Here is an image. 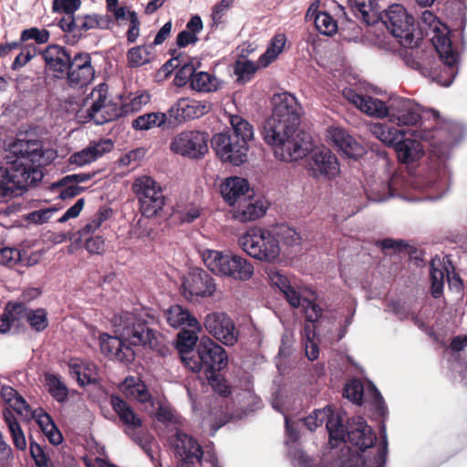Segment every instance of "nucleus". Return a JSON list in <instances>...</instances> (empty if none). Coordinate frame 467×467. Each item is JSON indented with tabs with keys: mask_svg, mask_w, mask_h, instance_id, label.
Segmentation results:
<instances>
[{
	"mask_svg": "<svg viewBox=\"0 0 467 467\" xmlns=\"http://www.w3.org/2000/svg\"><path fill=\"white\" fill-rule=\"evenodd\" d=\"M343 97L360 111L368 116L376 118H386L388 113V105L382 100L369 96H363L357 93L353 88H344Z\"/></svg>",
	"mask_w": 467,
	"mask_h": 467,
	"instance_id": "b1692460",
	"label": "nucleus"
},
{
	"mask_svg": "<svg viewBox=\"0 0 467 467\" xmlns=\"http://www.w3.org/2000/svg\"><path fill=\"white\" fill-rule=\"evenodd\" d=\"M32 420H36L51 443L58 445V429L49 414L39 408L36 410Z\"/></svg>",
	"mask_w": 467,
	"mask_h": 467,
	"instance_id": "58836bf2",
	"label": "nucleus"
},
{
	"mask_svg": "<svg viewBox=\"0 0 467 467\" xmlns=\"http://www.w3.org/2000/svg\"><path fill=\"white\" fill-rule=\"evenodd\" d=\"M111 324L118 336L106 333L99 336L100 351L108 358L130 363L135 358L131 346L161 350V334L150 328L140 314L121 312L112 317Z\"/></svg>",
	"mask_w": 467,
	"mask_h": 467,
	"instance_id": "f03ea898",
	"label": "nucleus"
},
{
	"mask_svg": "<svg viewBox=\"0 0 467 467\" xmlns=\"http://www.w3.org/2000/svg\"><path fill=\"white\" fill-rule=\"evenodd\" d=\"M85 245L90 254H101L104 251V240L101 236L87 238Z\"/></svg>",
	"mask_w": 467,
	"mask_h": 467,
	"instance_id": "774afa93",
	"label": "nucleus"
},
{
	"mask_svg": "<svg viewBox=\"0 0 467 467\" xmlns=\"http://www.w3.org/2000/svg\"><path fill=\"white\" fill-rule=\"evenodd\" d=\"M110 404L125 427L124 432L144 451L151 462H157L156 451L153 450V438L142 428L141 419L133 408L117 395H111Z\"/></svg>",
	"mask_w": 467,
	"mask_h": 467,
	"instance_id": "6e6552de",
	"label": "nucleus"
},
{
	"mask_svg": "<svg viewBox=\"0 0 467 467\" xmlns=\"http://www.w3.org/2000/svg\"><path fill=\"white\" fill-rule=\"evenodd\" d=\"M67 368L69 374L80 386L93 384L98 380V367L91 361L74 358L68 361Z\"/></svg>",
	"mask_w": 467,
	"mask_h": 467,
	"instance_id": "c85d7f7f",
	"label": "nucleus"
},
{
	"mask_svg": "<svg viewBox=\"0 0 467 467\" xmlns=\"http://www.w3.org/2000/svg\"><path fill=\"white\" fill-rule=\"evenodd\" d=\"M315 26L323 35L330 36L337 31V23L326 12H319L315 17Z\"/></svg>",
	"mask_w": 467,
	"mask_h": 467,
	"instance_id": "09e8293b",
	"label": "nucleus"
},
{
	"mask_svg": "<svg viewBox=\"0 0 467 467\" xmlns=\"http://www.w3.org/2000/svg\"><path fill=\"white\" fill-rule=\"evenodd\" d=\"M4 159L10 165L13 186L26 190L43 179L41 167L49 157L46 158L41 140L16 139L8 145Z\"/></svg>",
	"mask_w": 467,
	"mask_h": 467,
	"instance_id": "7ed1b4c3",
	"label": "nucleus"
},
{
	"mask_svg": "<svg viewBox=\"0 0 467 467\" xmlns=\"http://www.w3.org/2000/svg\"><path fill=\"white\" fill-rule=\"evenodd\" d=\"M209 135L200 130H184L175 135L170 143L172 152L191 159H199L208 151Z\"/></svg>",
	"mask_w": 467,
	"mask_h": 467,
	"instance_id": "ddd939ff",
	"label": "nucleus"
},
{
	"mask_svg": "<svg viewBox=\"0 0 467 467\" xmlns=\"http://www.w3.org/2000/svg\"><path fill=\"white\" fill-rule=\"evenodd\" d=\"M170 443L174 452L182 462H193L199 465H202V458L203 452L201 446L191 436L180 431H176L175 434L170 438Z\"/></svg>",
	"mask_w": 467,
	"mask_h": 467,
	"instance_id": "4be33fe9",
	"label": "nucleus"
},
{
	"mask_svg": "<svg viewBox=\"0 0 467 467\" xmlns=\"http://www.w3.org/2000/svg\"><path fill=\"white\" fill-rule=\"evenodd\" d=\"M256 67L254 64L249 60L245 61H238L235 66V74L238 76L239 79L246 80L255 72Z\"/></svg>",
	"mask_w": 467,
	"mask_h": 467,
	"instance_id": "e2e57ef3",
	"label": "nucleus"
},
{
	"mask_svg": "<svg viewBox=\"0 0 467 467\" xmlns=\"http://www.w3.org/2000/svg\"><path fill=\"white\" fill-rule=\"evenodd\" d=\"M57 213L56 207H49L45 209H39L29 213L26 219L29 223L35 224H42L47 223L55 213Z\"/></svg>",
	"mask_w": 467,
	"mask_h": 467,
	"instance_id": "4d7b16f0",
	"label": "nucleus"
},
{
	"mask_svg": "<svg viewBox=\"0 0 467 467\" xmlns=\"http://www.w3.org/2000/svg\"><path fill=\"white\" fill-rule=\"evenodd\" d=\"M285 36L284 34L276 35L266 51L260 57L259 63L263 67H267L282 52L285 45Z\"/></svg>",
	"mask_w": 467,
	"mask_h": 467,
	"instance_id": "49530a36",
	"label": "nucleus"
},
{
	"mask_svg": "<svg viewBox=\"0 0 467 467\" xmlns=\"http://www.w3.org/2000/svg\"><path fill=\"white\" fill-rule=\"evenodd\" d=\"M354 8L367 25H375L382 13L377 0H354Z\"/></svg>",
	"mask_w": 467,
	"mask_h": 467,
	"instance_id": "e433bc0d",
	"label": "nucleus"
},
{
	"mask_svg": "<svg viewBox=\"0 0 467 467\" xmlns=\"http://www.w3.org/2000/svg\"><path fill=\"white\" fill-rule=\"evenodd\" d=\"M238 245L249 256L265 263L279 259L281 244L272 229L252 226L238 238Z\"/></svg>",
	"mask_w": 467,
	"mask_h": 467,
	"instance_id": "423d86ee",
	"label": "nucleus"
},
{
	"mask_svg": "<svg viewBox=\"0 0 467 467\" xmlns=\"http://www.w3.org/2000/svg\"><path fill=\"white\" fill-rule=\"evenodd\" d=\"M229 120L232 127L231 135L248 145L254 135L253 126L239 115H231Z\"/></svg>",
	"mask_w": 467,
	"mask_h": 467,
	"instance_id": "4c0bfd02",
	"label": "nucleus"
},
{
	"mask_svg": "<svg viewBox=\"0 0 467 467\" xmlns=\"http://www.w3.org/2000/svg\"><path fill=\"white\" fill-rule=\"evenodd\" d=\"M216 290L214 279L204 270L194 269L184 277L182 295L190 302L213 296Z\"/></svg>",
	"mask_w": 467,
	"mask_h": 467,
	"instance_id": "2eb2a0df",
	"label": "nucleus"
},
{
	"mask_svg": "<svg viewBox=\"0 0 467 467\" xmlns=\"http://www.w3.org/2000/svg\"><path fill=\"white\" fill-rule=\"evenodd\" d=\"M344 396L353 403L360 404L363 398V386L358 379L348 382L344 389Z\"/></svg>",
	"mask_w": 467,
	"mask_h": 467,
	"instance_id": "603ef678",
	"label": "nucleus"
},
{
	"mask_svg": "<svg viewBox=\"0 0 467 467\" xmlns=\"http://www.w3.org/2000/svg\"><path fill=\"white\" fill-rule=\"evenodd\" d=\"M109 87L105 83L99 84L91 92L93 102L91 106H105L113 104L108 98Z\"/></svg>",
	"mask_w": 467,
	"mask_h": 467,
	"instance_id": "052dcab7",
	"label": "nucleus"
},
{
	"mask_svg": "<svg viewBox=\"0 0 467 467\" xmlns=\"http://www.w3.org/2000/svg\"><path fill=\"white\" fill-rule=\"evenodd\" d=\"M195 328L191 330L182 328L177 335L176 348L180 354L181 359L187 367L188 363L195 356L194 347H197L198 333Z\"/></svg>",
	"mask_w": 467,
	"mask_h": 467,
	"instance_id": "473e14b6",
	"label": "nucleus"
},
{
	"mask_svg": "<svg viewBox=\"0 0 467 467\" xmlns=\"http://www.w3.org/2000/svg\"><path fill=\"white\" fill-rule=\"evenodd\" d=\"M220 87L219 79L213 74L205 71H195L191 82L192 89L198 92H213Z\"/></svg>",
	"mask_w": 467,
	"mask_h": 467,
	"instance_id": "ea45409f",
	"label": "nucleus"
},
{
	"mask_svg": "<svg viewBox=\"0 0 467 467\" xmlns=\"http://www.w3.org/2000/svg\"><path fill=\"white\" fill-rule=\"evenodd\" d=\"M423 112L421 107L414 100L399 97L389 99L386 118L399 127L414 126Z\"/></svg>",
	"mask_w": 467,
	"mask_h": 467,
	"instance_id": "f3484780",
	"label": "nucleus"
},
{
	"mask_svg": "<svg viewBox=\"0 0 467 467\" xmlns=\"http://www.w3.org/2000/svg\"><path fill=\"white\" fill-rule=\"evenodd\" d=\"M276 239L279 240V244L282 243L286 246H295L300 244V235L294 228L287 225H279L273 228Z\"/></svg>",
	"mask_w": 467,
	"mask_h": 467,
	"instance_id": "de8ad7c7",
	"label": "nucleus"
},
{
	"mask_svg": "<svg viewBox=\"0 0 467 467\" xmlns=\"http://www.w3.org/2000/svg\"><path fill=\"white\" fill-rule=\"evenodd\" d=\"M431 296L439 298L443 292L444 273L442 270L432 267L431 270Z\"/></svg>",
	"mask_w": 467,
	"mask_h": 467,
	"instance_id": "13d9d810",
	"label": "nucleus"
},
{
	"mask_svg": "<svg viewBox=\"0 0 467 467\" xmlns=\"http://www.w3.org/2000/svg\"><path fill=\"white\" fill-rule=\"evenodd\" d=\"M63 67L67 70V78L73 89L80 90L92 80L95 75L88 54L77 53L71 58L67 51L60 47V72L64 70Z\"/></svg>",
	"mask_w": 467,
	"mask_h": 467,
	"instance_id": "f8f14e48",
	"label": "nucleus"
},
{
	"mask_svg": "<svg viewBox=\"0 0 467 467\" xmlns=\"http://www.w3.org/2000/svg\"><path fill=\"white\" fill-rule=\"evenodd\" d=\"M266 210L267 206L264 201L254 197L252 192L234 208H231L230 213L234 220L240 223H248L264 216Z\"/></svg>",
	"mask_w": 467,
	"mask_h": 467,
	"instance_id": "5701e85b",
	"label": "nucleus"
},
{
	"mask_svg": "<svg viewBox=\"0 0 467 467\" xmlns=\"http://www.w3.org/2000/svg\"><path fill=\"white\" fill-rule=\"evenodd\" d=\"M127 107L128 105L125 106V108ZM128 111V109H120L117 104L90 106L88 110V117L97 125H102L106 122L114 120Z\"/></svg>",
	"mask_w": 467,
	"mask_h": 467,
	"instance_id": "f704fd0d",
	"label": "nucleus"
},
{
	"mask_svg": "<svg viewBox=\"0 0 467 467\" xmlns=\"http://www.w3.org/2000/svg\"><path fill=\"white\" fill-rule=\"evenodd\" d=\"M205 330L226 346H234L238 339V331L232 318L223 312H212L203 320Z\"/></svg>",
	"mask_w": 467,
	"mask_h": 467,
	"instance_id": "6ab92c4d",
	"label": "nucleus"
},
{
	"mask_svg": "<svg viewBox=\"0 0 467 467\" xmlns=\"http://www.w3.org/2000/svg\"><path fill=\"white\" fill-rule=\"evenodd\" d=\"M327 137L337 150L348 158L358 159L365 153L362 144L342 128H329Z\"/></svg>",
	"mask_w": 467,
	"mask_h": 467,
	"instance_id": "393cba45",
	"label": "nucleus"
},
{
	"mask_svg": "<svg viewBox=\"0 0 467 467\" xmlns=\"http://www.w3.org/2000/svg\"><path fill=\"white\" fill-rule=\"evenodd\" d=\"M212 145L223 161L239 166L247 160L248 145L233 137L230 130L213 135Z\"/></svg>",
	"mask_w": 467,
	"mask_h": 467,
	"instance_id": "4468645a",
	"label": "nucleus"
},
{
	"mask_svg": "<svg viewBox=\"0 0 467 467\" xmlns=\"http://www.w3.org/2000/svg\"><path fill=\"white\" fill-rule=\"evenodd\" d=\"M432 45L440 60L435 57L434 51H425L420 56L412 52L407 54L404 61L408 67L420 72L424 78L443 87H449L458 70L456 68L457 54L452 50L451 41L446 34L436 33L431 37Z\"/></svg>",
	"mask_w": 467,
	"mask_h": 467,
	"instance_id": "20e7f679",
	"label": "nucleus"
},
{
	"mask_svg": "<svg viewBox=\"0 0 467 467\" xmlns=\"http://www.w3.org/2000/svg\"><path fill=\"white\" fill-rule=\"evenodd\" d=\"M13 312L17 320L25 319L30 327L37 332L43 331L48 325L47 313L44 308L32 309L25 304H13Z\"/></svg>",
	"mask_w": 467,
	"mask_h": 467,
	"instance_id": "7c9ffc66",
	"label": "nucleus"
},
{
	"mask_svg": "<svg viewBox=\"0 0 467 467\" xmlns=\"http://www.w3.org/2000/svg\"><path fill=\"white\" fill-rule=\"evenodd\" d=\"M272 284L277 286L284 294L291 306L296 308L300 306L301 296L297 291L289 284L287 278L279 272H271L269 274Z\"/></svg>",
	"mask_w": 467,
	"mask_h": 467,
	"instance_id": "c9c22d12",
	"label": "nucleus"
},
{
	"mask_svg": "<svg viewBox=\"0 0 467 467\" xmlns=\"http://www.w3.org/2000/svg\"><path fill=\"white\" fill-rule=\"evenodd\" d=\"M16 314L13 312V304H8L3 316L0 317V333H6L16 321Z\"/></svg>",
	"mask_w": 467,
	"mask_h": 467,
	"instance_id": "0e129e2a",
	"label": "nucleus"
},
{
	"mask_svg": "<svg viewBox=\"0 0 467 467\" xmlns=\"http://www.w3.org/2000/svg\"><path fill=\"white\" fill-rule=\"evenodd\" d=\"M309 174L317 179L331 181L340 173V165L337 157L328 149L322 148L314 150L307 160Z\"/></svg>",
	"mask_w": 467,
	"mask_h": 467,
	"instance_id": "dca6fc26",
	"label": "nucleus"
},
{
	"mask_svg": "<svg viewBox=\"0 0 467 467\" xmlns=\"http://www.w3.org/2000/svg\"><path fill=\"white\" fill-rule=\"evenodd\" d=\"M300 306L303 307L306 319L308 322H316L322 315V308L308 299L301 298Z\"/></svg>",
	"mask_w": 467,
	"mask_h": 467,
	"instance_id": "bf43d9fd",
	"label": "nucleus"
},
{
	"mask_svg": "<svg viewBox=\"0 0 467 467\" xmlns=\"http://www.w3.org/2000/svg\"><path fill=\"white\" fill-rule=\"evenodd\" d=\"M63 103L60 102V112L66 114V118L71 119L76 117L81 107L82 92L74 89L73 93L68 88H63Z\"/></svg>",
	"mask_w": 467,
	"mask_h": 467,
	"instance_id": "a19ab883",
	"label": "nucleus"
},
{
	"mask_svg": "<svg viewBox=\"0 0 467 467\" xmlns=\"http://www.w3.org/2000/svg\"><path fill=\"white\" fill-rule=\"evenodd\" d=\"M435 121V126L413 130L414 140L400 139L394 145L400 161L410 164L420 160L424 153L423 145L417 140L430 144V161L427 169L411 182L413 187L428 193L427 198H441L449 189L450 171L447 161L451 147L462 137V125L441 119L437 110L426 111Z\"/></svg>",
	"mask_w": 467,
	"mask_h": 467,
	"instance_id": "f257e3e1",
	"label": "nucleus"
},
{
	"mask_svg": "<svg viewBox=\"0 0 467 467\" xmlns=\"http://www.w3.org/2000/svg\"><path fill=\"white\" fill-rule=\"evenodd\" d=\"M109 19L107 16H99L98 15H87L84 16L69 17V21L66 17L60 18V29L63 31L74 32L75 30L88 31L94 28H104L109 25Z\"/></svg>",
	"mask_w": 467,
	"mask_h": 467,
	"instance_id": "cd10ccee",
	"label": "nucleus"
},
{
	"mask_svg": "<svg viewBox=\"0 0 467 467\" xmlns=\"http://www.w3.org/2000/svg\"><path fill=\"white\" fill-rule=\"evenodd\" d=\"M132 191L139 201L142 215L151 218L162 210L165 204L162 188L152 177L142 175L136 178Z\"/></svg>",
	"mask_w": 467,
	"mask_h": 467,
	"instance_id": "9b49d317",
	"label": "nucleus"
},
{
	"mask_svg": "<svg viewBox=\"0 0 467 467\" xmlns=\"http://www.w3.org/2000/svg\"><path fill=\"white\" fill-rule=\"evenodd\" d=\"M212 109V105L206 100H197L189 97L178 99L168 109L170 122L172 126L199 119Z\"/></svg>",
	"mask_w": 467,
	"mask_h": 467,
	"instance_id": "a211bd4d",
	"label": "nucleus"
},
{
	"mask_svg": "<svg viewBox=\"0 0 467 467\" xmlns=\"http://www.w3.org/2000/svg\"><path fill=\"white\" fill-rule=\"evenodd\" d=\"M30 453L36 462V467H53L52 462L47 457L43 448L37 443L31 442Z\"/></svg>",
	"mask_w": 467,
	"mask_h": 467,
	"instance_id": "680f3d73",
	"label": "nucleus"
},
{
	"mask_svg": "<svg viewBox=\"0 0 467 467\" xmlns=\"http://www.w3.org/2000/svg\"><path fill=\"white\" fill-rule=\"evenodd\" d=\"M127 398L134 399L146 406L153 407V400L145 383L138 378L128 377L121 385Z\"/></svg>",
	"mask_w": 467,
	"mask_h": 467,
	"instance_id": "2f4dec72",
	"label": "nucleus"
},
{
	"mask_svg": "<svg viewBox=\"0 0 467 467\" xmlns=\"http://www.w3.org/2000/svg\"><path fill=\"white\" fill-rule=\"evenodd\" d=\"M42 55L46 62V80L50 84L58 78V46H49Z\"/></svg>",
	"mask_w": 467,
	"mask_h": 467,
	"instance_id": "c03bdc74",
	"label": "nucleus"
},
{
	"mask_svg": "<svg viewBox=\"0 0 467 467\" xmlns=\"http://www.w3.org/2000/svg\"><path fill=\"white\" fill-rule=\"evenodd\" d=\"M262 137L272 147L275 157L282 161L292 162L306 157L311 150L310 137L296 126L266 119L263 125Z\"/></svg>",
	"mask_w": 467,
	"mask_h": 467,
	"instance_id": "39448f33",
	"label": "nucleus"
},
{
	"mask_svg": "<svg viewBox=\"0 0 467 467\" xmlns=\"http://www.w3.org/2000/svg\"><path fill=\"white\" fill-rule=\"evenodd\" d=\"M400 182L399 175L390 176L386 173L384 176L368 180L365 192L370 202H386L390 197L399 195L397 191Z\"/></svg>",
	"mask_w": 467,
	"mask_h": 467,
	"instance_id": "412c9836",
	"label": "nucleus"
},
{
	"mask_svg": "<svg viewBox=\"0 0 467 467\" xmlns=\"http://www.w3.org/2000/svg\"><path fill=\"white\" fill-rule=\"evenodd\" d=\"M9 405L25 420H30L34 418L36 410H32L22 396L19 395L15 397V399H9Z\"/></svg>",
	"mask_w": 467,
	"mask_h": 467,
	"instance_id": "8fccbe9b",
	"label": "nucleus"
},
{
	"mask_svg": "<svg viewBox=\"0 0 467 467\" xmlns=\"http://www.w3.org/2000/svg\"><path fill=\"white\" fill-rule=\"evenodd\" d=\"M180 69L177 71L174 83L178 87H183L190 81H192V77L195 74V68L192 64L185 62L180 66Z\"/></svg>",
	"mask_w": 467,
	"mask_h": 467,
	"instance_id": "6e6d98bb",
	"label": "nucleus"
},
{
	"mask_svg": "<svg viewBox=\"0 0 467 467\" xmlns=\"http://www.w3.org/2000/svg\"><path fill=\"white\" fill-rule=\"evenodd\" d=\"M45 387L53 398L58 400V378L55 374L45 373Z\"/></svg>",
	"mask_w": 467,
	"mask_h": 467,
	"instance_id": "338daca9",
	"label": "nucleus"
},
{
	"mask_svg": "<svg viewBox=\"0 0 467 467\" xmlns=\"http://www.w3.org/2000/svg\"><path fill=\"white\" fill-rule=\"evenodd\" d=\"M49 33L46 29H38L37 27H31L25 29L21 33V42H26L34 39L37 44H44L48 41Z\"/></svg>",
	"mask_w": 467,
	"mask_h": 467,
	"instance_id": "5fc2aeb1",
	"label": "nucleus"
},
{
	"mask_svg": "<svg viewBox=\"0 0 467 467\" xmlns=\"http://www.w3.org/2000/svg\"><path fill=\"white\" fill-rule=\"evenodd\" d=\"M273 114L268 119L280 120L285 124L298 126L300 106L296 98L288 92L275 94L273 97Z\"/></svg>",
	"mask_w": 467,
	"mask_h": 467,
	"instance_id": "aec40b11",
	"label": "nucleus"
},
{
	"mask_svg": "<svg viewBox=\"0 0 467 467\" xmlns=\"http://www.w3.org/2000/svg\"><path fill=\"white\" fill-rule=\"evenodd\" d=\"M167 323L172 327H186L195 328L197 331H202V324L197 318L192 315L188 308L180 305H173L170 306L164 313Z\"/></svg>",
	"mask_w": 467,
	"mask_h": 467,
	"instance_id": "c756f323",
	"label": "nucleus"
},
{
	"mask_svg": "<svg viewBox=\"0 0 467 467\" xmlns=\"http://www.w3.org/2000/svg\"><path fill=\"white\" fill-rule=\"evenodd\" d=\"M213 389L223 397L230 394L229 387L223 380L219 379V374L216 373L213 378H206Z\"/></svg>",
	"mask_w": 467,
	"mask_h": 467,
	"instance_id": "69168bd1",
	"label": "nucleus"
},
{
	"mask_svg": "<svg viewBox=\"0 0 467 467\" xmlns=\"http://www.w3.org/2000/svg\"><path fill=\"white\" fill-rule=\"evenodd\" d=\"M132 127L138 130H148L152 128L170 129L172 123L170 122V116L167 112H150L139 116L132 121Z\"/></svg>",
	"mask_w": 467,
	"mask_h": 467,
	"instance_id": "72a5a7b5",
	"label": "nucleus"
},
{
	"mask_svg": "<svg viewBox=\"0 0 467 467\" xmlns=\"http://www.w3.org/2000/svg\"><path fill=\"white\" fill-rule=\"evenodd\" d=\"M370 131L379 140L385 144L392 146H394L400 139L404 137V131L395 128H390L382 123L371 125Z\"/></svg>",
	"mask_w": 467,
	"mask_h": 467,
	"instance_id": "37998d69",
	"label": "nucleus"
},
{
	"mask_svg": "<svg viewBox=\"0 0 467 467\" xmlns=\"http://www.w3.org/2000/svg\"><path fill=\"white\" fill-rule=\"evenodd\" d=\"M206 267L214 275L228 276L238 281H248L254 275V268L244 257L231 252L206 250L202 254Z\"/></svg>",
	"mask_w": 467,
	"mask_h": 467,
	"instance_id": "0eeeda50",
	"label": "nucleus"
},
{
	"mask_svg": "<svg viewBox=\"0 0 467 467\" xmlns=\"http://www.w3.org/2000/svg\"><path fill=\"white\" fill-rule=\"evenodd\" d=\"M380 19L391 35L399 43L407 48H412L417 45L414 36L415 24L412 16L409 15L406 8L399 4L389 6L382 11Z\"/></svg>",
	"mask_w": 467,
	"mask_h": 467,
	"instance_id": "9d476101",
	"label": "nucleus"
},
{
	"mask_svg": "<svg viewBox=\"0 0 467 467\" xmlns=\"http://www.w3.org/2000/svg\"><path fill=\"white\" fill-rule=\"evenodd\" d=\"M3 414L5 421L12 436L14 445L18 450H25L26 447V438L14 413L10 410H5Z\"/></svg>",
	"mask_w": 467,
	"mask_h": 467,
	"instance_id": "a18cd8bd",
	"label": "nucleus"
},
{
	"mask_svg": "<svg viewBox=\"0 0 467 467\" xmlns=\"http://www.w3.org/2000/svg\"><path fill=\"white\" fill-rule=\"evenodd\" d=\"M152 45H141L131 47L127 52L128 65L130 67H142L150 62L153 53Z\"/></svg>",
	"mask_w": 467,
	"mask_h": 467,
	"instance_id": "79ce46f5",
	"label": "nucleus"
},
{
	"mask_svg": "<svg viewBox=\"0 0 467 467\" xmlns=\"http://www.w3.org/2000/svg\"><path fill=\"white\" fill-rule=\"evenodd\" d=\"M22 260L20 250L10 247L0 249V265L13 267Z\"/></svg>",
	"mask_w": 467,
	"mask_h": 467,
	"instance_id": "864d4df0",
	"label": "nucleus"
},
{
	"mask_svg": "<svg viewBox=\"0 0 467 467\" xmlns=\"http://www.w3.org/2000/svg\"><path fill=\"white\" fill-rule=\"evenodd\" d=\"M252 192L248 182L240 177L227 178L221 187L222 196L231 208H234Z\"/></svg>",
	"mask_w": 467,
	"mask_h": 467,
	"instance_id": "bb28decb",
	"label": "nucleus"
},
{
	"mask_svg": "<svg viewBox=\"0 0 467 467\" xmlns=\"http://www.w3.org/2000/svg\"><path fill=\"white\" fill-rule=\"evenodd\" d=\"M227 362L225 350L210 337H202L187 368L193 372L202 371L206 378H213L226 367Z\"/></svg>",
	"mask_w": 467,
	"mask_h": 467,
	"instance_id": "1a4fd4ad",
	"label": "nucleus"
},
{
	"mask_svg": "<svg viewBox=\"0 0 467 467\" xmlns=\"http://www.w3.org/2000/svg\"><path fill=\"white\" fill-rule=\"evenodd\" d=\"M113 149V142L110 139H100L91 141L85 149L73 153L68 162L76 166L81 167L89 164L105 153L109 152Z\"/></svg>",
	"mask_w": 467,
	"mask_h": 467,
	"instance_id": "a878e982",
	"label": "nucleus"
},
{
	"mask_svg": "<svg viewBox=\"0 0 467 467\" xmlns=\"http://www.w3.org/2000/svg\"><path fill=\"white\" fill-rule=\"evenodd\" d=\"M112 214V210L109 208H103L99 211L91 222L88 223L81 229V236H85L90 233L95 232L100 227L103 222L108 220Z\"/></svg>",
	"mask_w": 467,
	"mask_h": 467,
	"instance_id": "3c124183",
	"label": "nucleus"
}]
</instances>
